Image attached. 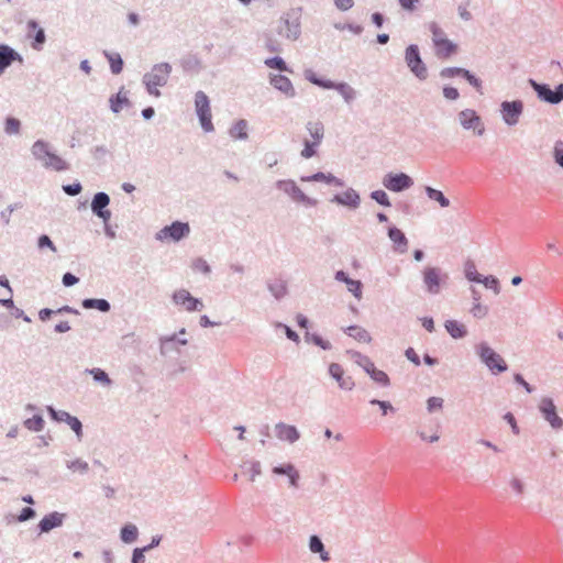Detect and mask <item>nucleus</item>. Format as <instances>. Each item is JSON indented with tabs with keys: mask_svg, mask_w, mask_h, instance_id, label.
<instances>
[{
	"mask_svg": "<svg viewBox=\"0 0 563 563\" xmlns=\"http://www.w3.org/2000/svg\"><path fill=\"white\" fill-rule=\"evenodd\" d=\"M173 67L169 63L155 64L151 71L144 74L142 82L146 88V91L154 97H159L161 91L158 87H164L169 79Z\"/></svg>",
	"mask_w": 563,
	"mask_h": 563,
	"instance_id": "1",
	"label": "nucleus"
},
{
	"mask_svg": "<svg viewBox=\"0 0 563 563\" xmlns=\"http://www.w3.org/2000/svg\"><path fill=\"white\" fill-rule=\"evenodd\" d=\"M32 155L40 161L45 168H52L56 172H64L69 168L66 161L49 150V144L43 140H37L31 147Z\"/></svg>",
	"mask_w": 563,
	"mask_h": 563,
	"instance_id": "2",
	"label": "nucleus"
},
{
	"mask_svg": "<svg viewBox=\"0 0 563 563\" xmlns=\"http://www.w3.org/2000/svg\"><path fill=\"white\" fill-rule=\"evenodd\" d=\"M475 352L481 362L484 363L493 374L504 373L508 369V365L505 360L494 349H492L488 343H478L475 346Z\"/></svg>",
	"mask_w": 563,
	"mask_h": 563,
	"instance_id": "3",
	"label": "nucleus"
},
{
	"mask_svg": "<svg viewBox=\"0 0 563 563\" xmlns=\"http://www.w3.org/2000/svg\"><path fill=\"white\" fill-rule=\"evenodd\" d=\"M301 9L295 8L285 13L278 25V34L290 41H296L301 34L300 26Z\"/></svg>",
	"mask_w": 563,
	"mask_h": 563,
	"instance_id": "4",
	"label": "nucleus"
},
{
	"mask_svg": "<svg viewBox=\"0 0 563 563\" xmlns=\"http://www.w3.org/2000/svg\"><path fill=\"white\" fill-rule=\"evenodd\" d=\"M422 279L427 292L430 295H438L446 284L449 275L440 267L427 266L422 271Z\"/></svg>",
	"mask_w": 563,
	"mask_h": 563,
	"instance_id": "5",
	"label": "nucleus"
},
{
	"mask_svg": "<svg viewBox=\"0 0 563 563\" xmlns=\"http://www.w3.org/2000/svg\"><path fill=\"white\" fill-rule=\"evenodd\" d=\"M275 186L278 190H282L296 203H301L306 207H314L318 203L316 199L307 196L292 179L277 180Z\"/></svg>",
	"mask_w": 563,
	"mask_h": 563,
	"instance_id": "6",
	"label": "nucleus"
},
{
	"mask_svg": "<svg viewBox=\"0 0 563 563\" xmlns=\"http://www.w3.org/2000/svg\"><path fill=\"white\" fill-rule=\"evenodd\" d=\"M528 84L541 101L550 104H559L563 101V84H559L554 89H551L550 85L538 82L532 78L528 80Z\"/></svg>",
	"mask_w": 563,
	"mask_h": 563,
	"instance_id": "7",
	"label": "nucleus"
},
{
	"mask_svg": "<svg viewBox=\"0 0 563 563\" xmlns=\"http://www.w3.org/2000/svg\"><path fill=\"white\" fill-rule=\"evenodd\" d=\"M405 62L410 71L420 80L428 77V69L423 63L418 45L410 44L405 51Z\"/></svg>",
	"mask_w": 563,
	"mask_h": 563,
	"instance_id": "8",
	"label": "nucleus"
},
{
	"mask_svg": "<svg viewBox=\"0 0 563 563\" xmlns=\"http://www.w3.org/2000/svg\"><path fill=\"white\" fill-rule=\"evenodd\" d=\"M195 108L202 130L205 132H212L214 126L211 121L210 100L201 90L197 91L195 95Z\"/></svg>",
	"mask_w": 563,
	"mask_h": 563,
	"instance_id": "9",
	"label": "nucleus"
},
{
	"mask_svg": "<svg viewBox=\"0 0 563 563\" xmlns=\"http://www.w3.org/2000/svg\"><path fill=\"white\" fill-rule=\"evenodd\" d=\"M383 186L393 192H402L413 185V179L406 173H387L382 180Z\"/></svg>",
	"mask_w": 563,
	"mask_h": 563,
	"instance_id": "10",
	"label": "nucleus"
},
{
	"mask_svg": "<svg viewBox=\"0 0 563 563\" xmlns=\"http://www.w3.org/2000/svg\"><path fill=\"white\" fill-rule=\"evenodd\" d=\"M190 233V227L187 222L174 221L169 225H165L156 233L157 240L170 239L174 242L187 238Z\"/></svg>",
	"mask_w": 563,
	"mask_h": 563,
	"instance_id": "11",
	"label": "nucleus"
},
{
	"mask_svg": "<svg viewBox=\"0 0 563 563\" xmlns=\"http://www.w3.org/2000/svg\"><path fill=\"white\" fill-rule=\"evenodd\" d=\"M172 301L176 306H181L188 312L201 311L205 305L201 299L194 297L187 289H177L172 295Z\"/></svg>",
	"mask_w": 563,
	"mask_h": 563,
	"instance_id": "12",
	"label": "nucleus"
},
{
	"mask_svg": "<svg viewBox=\"0 0 563 563\" xmlns=\"http://www.w3.org/2000/svg\"><path fill=\"white\" fill-rule=\"evenodd\" d=\"M523 112V102L521 100L503 101L500 103V114L504 122L514 126L519 122Z\"/></svg>",
	"mask_w": 563,
	"mask_h": 563,
	"instance_id": "13",
	"label": "nucleus"
},
{
	"mask_svg": "<svg viewBox=\"0 0 563 563\" xmlns=\"http://www.w3.org/2000/svg\"><path fill=\"white\" fill-rule=\"evenodd\" d=\"M457 119L460 124L465 130H474V132L482 136L485 133V126L482 118L473 109H464L459 112Z\"/></svg>",
	"mask_w": 563,
	"mask_h": 563,
	"instance_id": "14",
	"label": "nucleus"
},
{
	"mask_svg": "<svg viewBox=\"0 0 563 563\" xmlns=\"http://www.w3.org/2000/svg\"><path fill=\"white\" fill-rule=\"evenodd\" d=\"M110 205V196L107 192L99 191L93 195L90 203L92 213L102 220L103 223L111 219V211L108 209Z\"/></svg>",
	"mask_w": 563,
	"mask_h": 563,
	"instance_id": "15",
	"label": "nucleus"
},
{
	"mask_svg": "<svg viewBox=\"0 0 563 563\" xmlns=\"http://www.w3.org/2000/svg\"><path fill=\"white\" fill-rule=\"evenodd\" d=\"M543 419L549 422L553 429H560L563 426V420L559 417L556 406L550 397H543L538 406Z\"/></svg>",
	"mask_w": 563,
	"mask_h": 563,
	"instance_id": "16",
	"label": "nucleus"
},
{
	"mask_svg": "<svg viewBox=\"0 0 563 563\" xmlns=\"http://www.w3.org/2000/svg\"><path fill=\"white\" fill-rule=\"evenodd\" d=\"M269 84L287 98H294L296 96L295 87L291 80L282 74H269Z\"/></svg>",
	"mask_w": 563,
	"mask_h": 563,
	"instance_id": "17",
	"label": "nucleus"
},
{
	"mask_svg": "<svg viewBox=\"0 0 563 563\" xmlns=\"http://www.w3.org/2000/svg\"><path fill=\"white\" fill-rule=\"evenodd\" d=\"M65 517H66L65 514H60L58 511H53V512H49L48 515L44 516L37 525L40 534L48 533L53 529L62 527Z\"/></svg>",
	"mask_w": 563,
	"mask_h": 563,
	"instance_id": "18",
	"label": "nucleus"
},
{
	"mask_svg": "<svg viewBox=\"0 0 563 563\" xmlns=\"http://www.w3.org/2000/svg\"><path fill=\"white\" fill-rule=\"evenodd\" d=\"M22 56L11 46L0 44V76L10 67L14 62H22Z\"/></svg>",
	"mask_w": 563,
	"mask_h": 563,
	"instance_id": "19",
	"label": "nucleus"
},
{
	"mask_svg": "<svg viewBox=\"0 0 563 563\" xmlns=\"http://www.w3.org/2000/svg\"><path fill=\"white\" fill-rule=\"evenodd\" d=\"M187 343V339L177 338V334L162 336L159 338V353L163 356L174 351L179 353L178 345H186Z\"/></svg>",
	"mask_w": 563,
	"mask_h": 563,
	"instance_id": "20",
	"label": "nucleus"
},
{
	"mask_svg": "<svg viewBox=\"0 0 563 563\" xmlns=\"http://www.w3.org/2000/svg\"><path fill=\"white\" fill-rule=\"evenodd\" d=\"M26 26L29 30L27 36L33 38L32 48L35 51H41L46 42V34L44 29L38 26L36 20H29Z\"/></svg>",
	"mask_w": 563,
	"mask_h": 563,
	"instance_id": "21",
	"label": "nucleus"
},
{
	"mask_svg": "<svg viewBox=\"0 0 563 563\" xmlns=\"http://www.w3.org/2000/svg\"><path fill=\"white\" fill-rule=\"evenodd\" d=\"M275 435L282 441L295 443L299 440L300 433L295 426L278 422L275 424Z\"/></svg>",
	"mask_w": 563,
	"mask_h": 563,
	"instance_id": "22",
	"label": "nucleus"
},
{
	"mask_svg": "<svg viewBox=\"0 0 563 563\" xmlns=\"http://www.w3.org/2000/svg\"><path fill=\"white\" fill-rule=\"evenodd\" d=\"M331 202H334L340 206H345L351 209L358 208L361 203L360 195L353 189L349 188L343 194H336L331 199Z\"/></svg>",
	"mask_w": 563,
	"mask_h": 563,
	"instance_id": "23",
	"label": "nucleus"
},
{
	"mask_svg": "<svg viewBox=\"0 0 563 563\" xmlns=\"http://www.w3.org/2000/svg\"><path fill=\"white\" fill-rule=\"evenodd\" d=\"M330 376L335 379L340 386V388L345 390H351L354 387V382L352 377H344V371L342 366L338 363H331L329 366Z\"/></svg>",
	"mask_w": 563,
	"mask_h": 563,
	"instance_id": "24",
	"label": "nucleus"
},
{
	"mask_svg": "<svg viewBox=\"0 0 563 563\" xmlns=\"http://www.w3.org/2000/svg\"><path fill=\"white\" fill-rule=\"evenodd\" d=\"M387 235L394 243V250L398 253H406L408 250V239L405 233L395 225H391L387 230Z\"/></svg>",
	"mask_w": 563,
	"mask_h": 563,
	"instance_id": "25",
	"label": "nucleus"
},
{
	"mask_svg": "<svg viewBox=\"0 0 563 563\" xmlns=\"http://www.w3.org/2000/svg\"><path fill=\"white\" fill-rule=\"evenodd\" d=\"M300 180L303 183L323 181V183L331 184V185H334L338 187H342L344 185L343 180H341L340 178L335 177L334 175H332L330 173L325 174L323 172H318L310 176H301Z\"/></svg>",
	"mask_w": 563,
	"mask_h": 563,
	"instance_id": "26",
	"label": "nucleus"
},
{
	"mask_svg": "<svg viewBox=\"0 0 563 563\" xmlns=\"http://www.w3.org/2000/svg\"><path fill=\"white\" fill-rule=\"evenodd\" d=\"M308 547H309V550L311 553L319 554V558L322 562L330 561V559H331L330 554L325 550V547L319 536H317V534L310 536Z\"/></svg>",
	"mask_w": 563,
	"mask_h": 563,
	"instance_id": "27",
	"label": "nucleus"
},
{
	"mask_svg": "<svg viewBox=\"0 0 563 563\" xmlns=\"http://www.w3.org/2000/svg\"><path fill=\"white\" fill-rule=\"evenodd\" d=\"M110 109L113 113H119L123 107H130L131 101L126 97V92L124 91V87H122L118 93L112 95L109 98Z\"/></svg>",
	"mask_w": 563,
	"mask_h": 563,
	"instance_id": "28",
	"label": "nucleus"
},
{
	"mask_svg": "<svg viewBox=\"0 0 563 563\" xmlns=\"http://www.w3.org/2000/svg\"><path fill=\"white\" fill-rule=\"evenodd\" d=\"M81 307L86 310L96 309L103 313H107L111 310L110 302L103 298H86L81 300Z\"/></svg>",
	"mask_w": 563,
	"mask_h": 563,
	"instance_id": "29",
	"label": "nucleus"
},
{
	"mask_svg": "<svg viewBox=\"0 0 563 563\" xmlns=\"http://www.w3.org/2000/svg\"><path fill=\"white\" fill-rule=\"evenodd\" d=\"M444 328L453 339H463L467 335L466 327L456 320H446Z\"/></svg>",
	"mask_w": 563,
	"mask_h": 563,
	"instance_id": "30",
	"label": "nucleus"
},
{
	"mask_svg": "<svg viewBox=\"0 0 563 563\" xmlns=\"http://www.w3.org/2000/svg\"><path fill=\"white\" fill-rule=\"evenodd\" d=\"M435 55L439 58H448L457 51V45L446 37L435 45Z\"/></svg>",
	"mask_w": 563,
	"mask_h": 563,
	"instance_id": "31",
	"label": "nucleus"
},
{
	"mask_svg": "<svg viewBox=\"0 0 563 563\" xmlns=\"http://www.w3.org/2000/svg\"><path fill=\"white\" fill-rule=\"evenodd\" d=\"M139 537V529L133 523L124 525L120 530V539L126 544H131L136 541Z\"/></svg>",
	"mask_w": 563,
	"mask_h": 563,
	"instance_id": "32",
	"label": "nucleus"
},
{
	"mask_svg": "<svg viewBox=\"0 0 563 563\" xmlns=\"http://www.w3.org/2000/svg\"><path fill=\"white\" fill-rule=\"evenodd\" d=\"M331 89H335L344 99L346 103H351L356 98V90L347 82H334Z\"/></svg>",
	"mask_w": 563,
	"mask_h": 563,
	"instance_id": "33",
	"label": "nucleus"
},
{
	"mask_svg": "<svg viewBox=\"0 0 563 563\" xmlns=\"http://www.w3.org/2000/svg\"><path fill=\"white\" fill-rule=\"evenodd\" d=\"M303 75L309 82L323 89H331L334 86V81L319 77L312 69H306Z\"/></svg>",
	"mask_w": 563,
	"mask_h": 563,
	"instance_id": "34",
	"label": "nucleus"
},
{
	"mask_svg": "<svg viewBox=\"0 0 563 563\" xmlns=\"http://www.w3.org/2000/svg\"><path fill=\"white\" fill-rule=\"evenodd\" d=\"M306 129L314 142L321 143L324 136V126L321 121H309Z\"/></svg>",
	"mask_w": 563,
	"mask_h": 563,
	"instance_id": "35",
	"label": "nucleus"
},
{
	"mask_svg": "<svg viewBox=\"0 0 563 563\" xmlns=\"http://www.w3.org/2000/svg\"><path fill=\"white\" fill-rule=\"evenodd\" d=\"M247 121L241 119L236 121L231 129L229 130V134L231 137L236 140H246L249 137L247 134Z\"/></svg>",
	"mask_w": 563,
	"mask_h": 563,
	"instance_id": "36",
	"label": "nucleus"
},
{
	"mask_svg": "<svg viewBox=\"0 0 563 563\" xmlns=\"http://www.w3.org/2000/svg\"><path fill=\"white\" fill-rule=\"evenodd\" d=\"M103 55L110 64L111 73L119 75L122 71L124 65L121 55L119 53H111L108 51H103Z\"/></svg>",
	"mask_w": 563,
	"mask_h": 563,
	"instance_id": "37",
	"label": "nucleus"
},
{
	"mask_svg": "<svg viewBox=\"0 0 563 563\" xmlns=\"http://www.w3.org/2000/svg\"><path fill=\"white\" fill-rule=\"evenodd\" d=\"M424 192L430 200L437 201L441 208H446L450 206V200L441 190H438L431 186H426Z\"/></svg>",
	"mask_w": 563,
	"mask_h": 563,
	"instance_id": "38",
	"label": "nucleus"
},
{
	"mask_svg": "<svg viewBox=\"0 0 563 563\" xmlns=\"http://www.w3.org/2000/svg\"><path fill=\"white\" fill-rule=\"evenodd\" d=\"M267 289L276 300L287 295V285L283 280L267 282Z\"/></svg>",
	"mask_w": 563,
	"mask_h": 563,
	"instance_id": "39",
	"label": "nucleus"
},
{
	"mask_svg": "<svg viewBox=\"0 0 563 563\" xmlns=\"http://www.w3.org/2000/svg\"><path fill=\"white\" fill-rule=\"evenodd\" d=\"M85 373L91 375L95 382L103 386L109 387L112 385V379L109 377L108 373L99 367L87 368Z\"/></svg>",
	"mask_w": 563,
	"mask_h": 563,
	"instance_id": "40",
	"label": "nucleus"
},
{
	"mask_svg": "<svg viewBox=\"0 0 563 563\" xmlns=\"http://www.w3.org/2000/svg\"><path fill=\"white\" fill-rule=\"evenodd\" d=\"M345 333L361 342L369 343L372 341V338L369 333L358 325H350L345 330Z\"/></svg>",
	"mask_w": 563,
	"mask_h": 563,
	"instance_id": "41",
	"label": "nucleus"
},
{
	"mask_svg": "<svg viewBox=\"0 0 563 563\" xmlns=\"http://www.w3.org/2000/svg\"><path fill=\"white\" fill-rule=\"evenodd\" d=\"M241 468L250 475V481L254 482L255 477L262 474V465L260 461H243Z\"/></svg>",
	"mask_w": 563,
	"mask_h": 563,
	"instance_id": "42",
	"label": "nucleus"
},
{
	"mask_svg": "<svg viewBox=\"0 0 563 563\" xmlns=\"http://www.w3.org/2000/svg\"><path fill=\"white\" fill-rule=\"evenodd\" d=\"M264 64L267 67L276 69L280 73H283V71L291 73V69L288 67L286 62L280 56H274V57L266 58Z\"/></svg>",
	"mask_w": 563,
	"mask_h": 563,
	"instance_id": "43",
	"label": "nucleus"
},
{
	"mask_svg": "<svg viewBox=\"0 0 563 563\" xmlns=\"http://www.w3.org/2000/svg\"><path fill=\"white\" fill-rule=\"evenodd\" d=\"M305 340L308 342V343H312L319 347H321L322 350H331L332 347V344L324 340L321 335L317 334V333H311V332H306L305 334Z\"/></svg>",
	"mask_w": 563,
	"mask_h": 563,
	"instance_id": "44",
	"label": "nucleus"
},
{
	"mask_svg": "<svg viewBox=\"0 0 563 563\" xmlns=\"http://www.w3.org/2000/svg\"><path fill=\"white\" fill-rule=\"evenodd\" d=\"M184 71H195L200 69V59L196 55H188L180 60Z\"/></svg>",
	"mask_w": 563,
	"mask_h": 563,
	"instance_id": "45",
	"label": "nucleus"
},
{
	"mask_svg": "<svg viewBox=\"0 0 563 563\" xmlns=\"http://www.w3.org/2000/svg\"><path fill=\"white\" fill-rule=\"evenodd\" d=\"M352 358L354 362L361 366L366 373H369L373 367H375L374 363L366 355L361 354L360 352H352Z\"/></svg>",
	"mask_w": 563,
	"mask_h": 563,
	"instance_id": "46",
	"label": "nucleus"
},
{
	"mask_svg": "<svg viewBox=\"0 0 563 563\" xmlns=\"http://www.w3.org/2000/svg\"><path fill=\"white\" fill-rule=\"evenodd\" d=\"M44 419L41 415H34L24 421V427L30 431L40 432L44 428Z\"/></svg>",
	"mask_w": 563,
	"mask_h": 563,
	"instance_id": "47",
	"label": "nucleus"
},
{
	"mask_svg": "<svg viewBox=\"0 0 563 563\" xmlns=\"http://www.w3.org/2000/svg\"><path fill=\"white\" fill-rule=\"evenodd\" d=\"M367 374L374 382H376L377 384H379L384 387H387L390 385V379L384 371L373 367V369Z\"/></svg>",
	"mask_w": 563,
	"mask_h": 563,
	"instance_id": "48",
	"label": "nucleus"
},
{
	"mask_svg": "<svg viewBox=\"0 0 563 563\" xmlns=\"http://www.w3.org/2000/svg\"><path fill=\"white\" fill-rule=\"evenodd\" d=\"M90 153L92 158L97 162H104L108 156H111L110 150L103 144L93 146Z\"/></svg>",
	"mask_w": 563,
	"mask_h": 563,
	"instance_id": "49",
	"label": "nucleus"
},
{
	"mask_svg": "<svg viewBox=\"0 0 563 563\" xmlns=\"http://www.w3.org/2000/svg\"><path fill=\"white\" fill-rule=\"evenodd\" d=\"M66 466L68 470L73 471V472H79L80 474H87L89 471L88 463L81 459L68 461V462H66Z\"/></svg>",
	"mask_w": 563,
	"mask_h": 563,
	"instance_id": "50",
	"label": "nucleus"
},
{
	"mask_svg": "<svg viewBox=\"0 0 563 563\" xmlns=\"http://www.w3.org/2000/svg\"><path fill=\"white\" fill-rule=\"evenodd\" d=\"M21 129V122L14 117H8L5 119L4 132L9 135L19 134Z\"/></svg>",
	"mask_w": 563,
	"mask_h": 563,
	"instance_id": "51",
	"label": "nucleus"
},
{
	"mask_svg": "<svg viewBox=\"0 0 563 563\" xmlns=\"http://www.w3.org/2000/svg\"><path fill=\"white\" fill-rule=\"evenodd\" d=\"M466 71H467V69L462 68V67H445V68L441 69L440 77L441 78H453V77L460 76L464 79Z\"/></svg>",
	"mask_w": 563,
	"mask_h": 563,
	"instance_id": "52",
	"label": "nucleus"
},
{
	"mask_svg": "<svg viewBox=\"0 0 563 563\" xmlns=\"http://www.w3.org/2000/svg\"><path fill=\"white\" fill-rule=\"evenodd\" d=\"M321 143H317L314 141L305 140L303 141V150L301 151L300 155L301 157L308 159L313 157L317 154V147Z\"/></svg>",
	"mask_w": 563,
	"mask_h": 563,
	"instance_id": "53",
	"label": "nucleus"
},
{
	"mask_svg": "<svg viewBox=\"0 0 563 563\" xmlns=\"http://www.w3.org/2000/svg\"><path fill=\"white\" fill-rule=\"evenodd\" d=\"M477 283L483 284L486 288L494 290L496 295L499 294L500 291L499 280L497 277L493 275L481 276V280H478Z\"/></svg>",
	"mask_w": 563,
	"mask_h": 563,
	"instance_id": "54",
	"label": "nucleus"
},
{
	"mask_svg": "<svg viewBox=\"0 0 563 563\" xmlns=\"http://www.w3.org/2000/svg\"><path fill=\"white\" fill-rule=\"evenodd\" d=\"M429 30L430 32L432 33V42H433V45H439V43L441 41H443L445 38V33L444 31L438 25V23L435 22H431L429 24Z\"/></svg>",
	"mask_w": 563,
	"mask_h": 563,
	"instance_id": "55",
	"label": "nucleus"
},
{
	"mask_svg": "<svg viewBox=\"0 0 563 563\" xmlns=\"http://www.w3.org/2000/svg\"><path fill=\"white\" fill-rule=\"evenodd\" d=\"M464 272H465V277L467 278V280L474 282V283H477L478 280H481L482 275L476 271V266H475L474 262L467 261L465 264Z\"/></svg>",
	"mask_w": 563,
	"mask_h": 563,
	"instance_id": "56",
	"label": "nucleus"
},
{
	"mask_svg": "<svg viewBox=\"0 0 563 563\" xmlns=\"http://www.w3.org/2000/svg\"><path fill=\"white\" fill-rule=\"evenodd\" d=\"M347 290L357 299L361 300L363 296V284L361 280L351 279L347 283Z\"/></svg>",
	"mask_w": 563,
	"mask_h": 563,
	"instance_id": "57",
	"label": "nucleus"
},
{
	"mask_svg": "<svg viewBox=\"0 0 563 563\" xmlns=\"http://www.w3.org/2000/svg\"><path fill=\"white\" fill-rule=\"evenodd\" d=\"M371 198L373 200H375L378 205L383 206V207H390L391 206V202L389 200L388 195L384 190H382V189L372 191L371 192Z\"/></svg>",
	"mask_w": 563,
	"mask_h": 563,
	"instance_id": "58",
	"label": "nucleus"
},
{
	"mask_svg": "<svg viewBox=\"0 0 563 563\" xmlns=\"http://www.w3.org/2000/svg\"><path fill=\"white\" fill-rule=\"evenodd\" d=\"M488 307L482 305L481 302H473V307L471 308V314L476 319H483L488 313Z\"/></svg>",
	"mask_w": 563,
	"mask_h": 563,
	"instance_id": "59",
	"label": "nucleus"
},
{
	"mask_svg": "<svg viewBox=\"0 0 563 563\" xmlns=\"http://www.w3.org/2000/svg\"><path fill=\"white\" fill-rule=\"evenodd\" d=\"M37 247L40 250L49 249L54 253L57 252L55 244L47 234H42L37 238Z\"/></svg>",
	"mask_w": 563,
	"mask_h": 563,
	"instance_id": "60",
	"label": "nucleus"
},
{
	"mask_svg": "<svg viewBox=\"0 0 563 563\" xmlns=\"http://www.w3.org/2000/svg\"><path fill=\"white\" fill-rule=\"evenodd\" d=\"M554 162L563 168V141H556L553 147Z\"/></svg>",
	"mask_w": 563,
	"mask_h": 563,
	"instance_id": "61",
	"label": "nucleus"
},
{
	"mask_svg": "<svg viewBox=\"0 0 563 563\" xmlns=\"http://www.w3.org/2000/svg\"><path fill=\"white\" fill-rule=\"evenodd\" d=\"M464 79L473 87L475 88V90L477 92H479L481 95H483V91H482V80L476 77L474 74H472L468 69L465 74V77Z\"/></svg>",
	"mask_w": 563,
	"mask_h": 563,
	"instance_id": "62",
	"label": "nucleus"
},
{
	"mask_svg": "<svg viewBox=\"0 0 563 563\" xmlns=\"http://www.w3.org/2000/svg\"><path fill=\"white\" fill-rule=\"evenodd\" d=\"M464 79L473 87L475 88V90L477 92H479L481 95H483V91H482V80L476 77L474 74H472L468 69L465 74V77Z\"/></svg>",
	"mask_w": 563,
	"mask_h": 563,
	"instance_id": "63",
	"label": "nucleus"
},
{
	"mask_svg": "<svg viewBox=\"0 0 563 563\" xmlns=\"http://www.w3.org/2000/svg\"><path fill=\"white\" fill-rule=\"evenodd\" d=\"M68 426L75 432L77 439L80 441L81 438H82V423H81V421L77 417L74 416L68 421Z\"/></svg>",
	"mask_w": 563,
	"mask_h": 563,
	"instance_id": "64",
	"label": "nucleus"
}]
</instances>
